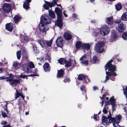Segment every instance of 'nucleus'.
Masks as SVG:
<instances>
[{
  "label": "nucleus",
  "instance_id": "33",
  "mask_svg": "<svg viewBox=\"0 0 127 127\" xmlns=\"http://www.w3.org/2000/svg\"><path fill=\"white\" fill-rule=\"evenodd\" d=\"M111 116L112 115L110 111H109V115L107 117L108 119L110 121L111 120H114V119L116 118H117V116L116 117H112Z\"/></svg>",
  "mask_w": 127,
  "mask_h": 127
},
{
  "label": "nucleus",
  "instance_id": "21",
  "mask_svg": "<svg viewBox=\"0 0 127 127\" xmlns=\"http://www.w3.org/2000/svg\"><path fill=\"white\" fill-rule=\"evenodd\" d=\"M23 68L24 69V70L25 71H27V72H30V73L32 72V70L29 71L30 68L29 67L28 64H24L23 65Z\"/></svg>",
  "mask_w": 127,
  "mask_h": 127
},
{
  "label": "nucleus",
  "instance_id": "50",
  "mask_svg": "<svg viewBox=\"0 0 127 127\" xmlns=\"http://www.w3.org/2000/svg\"><path fill=\"white\" fill-rule=\"evenodd\" d=\"M2 112V115L3 117L5 118L7 116V115L6 113L5 112H3L2 111H1Z\"/></svg>",
  "mask_w": 127,
  "mask_h": 127
},
{
  "label": "nucleus",
  "instance_id": "28",
  "mask_svg": "<svg viewBox=\"0 0 127 127\" xmlns=\"http://www.w3.org/2000/svg\"><path fill=\"white\" fill-rule=\"evenodd\" d=\"M86 87L84 85H82L81 86H80V89L81 90L82 92L84 93V95L85 94V96L87 99V97L86 95Z\"/></svg>",
  "mask_w": 127,
  "mask_h": 127
},
{
  "label": "nucleus",
  "instance_id": "60",
  "mask_svg": "<svg viewBox=\"0 0 127 127\" xmlns=\"http://www.w3.org/2000/svg\"><path fill=\"white\" fill-rule=\"evenodd\" d=\"M7 124V122L5 121H3L1 123L2 125H6Z\"/></svg>",
  "mask_w": 127,
  "mask_h": 127
},
{
  "label": "nucleus",
  "instance_id": "11",
  "mask_svg": "<svg viewBox=\"0 0 127 127\" xmlns=\"http://www.w3.org/2000/svg\"><path fill=\"white\" fill-rule=\"evenodd\" d=\"M56 43L57 46L62 48L63 45V39L61 37H58L56 41Z\"/></svg>",
  "mask_w": 127,
  "mask_h": 127
},
{
  "label": "nucleus",
  "instance_id": "30",
  "mask_svg": "<svg viewBox=\"0 0 127 127\" xmlns=\"http://www.w3.org/2000/svg\"><path fill=\"white\" fill-rule=\"evenodd\" d=\"M106 75L105 77V81L103 82L104 83L106 82L109 79V76H111V75H110V73L108 71H106Z\"/></svg>",
  "mask_w": 127,
  "mask_h": 127
},
{
  "label": "nucleus",
  "instance_id": "3",
  "mask_svg": "<svg viewBox=\"0 0 127 127\" xmlns=\"http://www.w3.org/2000/svg\"><path fill=\"white\" fill-rule=\"evenodd\" d=\"M53 1L51 2H50L49 1L44 0V1L45 2V3L44 4L43 6V7L46 10H49V8H51L52 9V7L54 6L57 4L58 1L59 0H52Z\"/></svg>",
  "mask_w": 127,
  "mask_h": 127
},
{
  "label": "nucleus",
  "instance_id": "54",
  "mask_svg": "<svg viewBox=\"0 0 127 127\" xmlns=\"http://www.w3.org/2000/svg\"><path fill=\"white\" fill-rule=\"evenodd\" d=\"M27 76H28L27 75H23L22 74H21L19 76V77L25 79V78L27 77Z\"/></svg>",
  "mask_w": 127,
  "mask_h": 127
},
{
  "label": "nucleus",
  "instance_id": "44",
  "mask_svg": "<svg viewBox=\"0 0 127 127\" xmlns=\"http://www.w3.org/2000/svg\"><path fill=\"white\" fill-rule=\"evenodd\" d=\"M33 51L34 53L36 54L38 52V51L37 50V47L36 45H34L33 46Z\"/></svg>",
  "mask_w": 127,
  "mask_h": 127
},
{
  "label": "nucleus",
  "instance_id": "10",
  "mask_svg": "<svg viewBox=\"0 0 127 127\" xmlns=\"http://www.w3.org/2000/svg\"><path fill=\"white\" fill-rule=\"evenodd\" d=\"M126 27L123 23L118 24L117 30L119 32H123L125 30Z\"/></svg>",
  "mask_w": 127,
  "mask_h": 127
},
{
  "label": "nucleus",
  "instance_id": "51",
  "mask_svg": "<svg viewBox=\"0 0 127 127\" xmlns=\"http://www.w3.org/2000/svg\"><path fill=\"white\" fill-rule=\"evenodd\" d=\"M110 102L109 100L108 101H106L105 103L104 107H105L106 106L110 105Z\"/></svg>",
  "mask_w": 127,
  "mask_h": 127
},
{
  "label": "nucleus",
  "instance_id": "23",
  "mask_svg": "<svg viewBox=\"0 0 127 127\" xmlns=\"http://www.w3.org/2000/svg\"><path fill=\"white\" fill-rule=\"evenodd\" d=\"M98 61L97 57L95 56H94L93 58V60L91 59L90 61V64H95L96 63L97 61Z\"/></svg>",
  "mask_w": 127,
  "mask_h": 127
},
{
  "label": "nucleus",
  "instance_id": "24",
  "mask_svg": "<svg viewBox=\"0 0 127 127\" xmlns=\"http://www.w3.org/2000/svg\"><path fill=\"white\" fill-rule=\"evenodd\" d=\"M116 99L114 98V96H113L110 97L109 101L110 102V104L111 105H116Z\"/></svg>",
  "mask_w": 127,
  "mask_h": 127
},
{
  "label": "nucleus",
  "instance_id": "39",
  "mask_svg": "<svg viewBox=\"0 0 127 127\" xmlns=\"http://www.w3.org/2000/svg\"><path fill=\"white\" fill-rule=\"evenodd\" d=\"M28 65L29 68H34V65L33 62H32L29 63Z\"/></svg>",
  "mask_w": 127,
  "mask_h": 127
},
{
  "label": "nucleus",
  "instance_id": "53",
  "mask_svg": "<svg viewBox=\"0 0 127 127\" xmlns=\"http://www.w3.org/2000/svg\"><path fill=\"white\" fill-rule=\"evenodd\" d=\"M28 77H33L34 76H39V75L37 74H31L29 75H27Z\"/></svg>",
  "mask_w": 127,
  "mask_h": 127
},
{
  "label": "nucleus",
  "instance_id": "40",
  "mask_svg": "<svg viewBox=\"0 0 127 127\" xmlns=\"http://www.w3.org/2000/svg\"><path fill=\"white\" fill-rule=\"evenodd\" d=\"M93 119L95 121H97L99 120V116L97 114H94L93 116Z\"/></svg>",
  "mask_w": 127,
  "mask_h": 127
},
{
  "label": "nucleus",
  "instance_id": "32",
  "mask_svg": "<svg viewBox=\"0 0 127 127\" xmlns=\"http://www.w3.org/2000/svg\"><path fill=\"white\" fill-rule=\"evenodd\" d=\"M58 62L61 64H63L65 63L66 60L64 59L61 58L58 60Z\"/></svg>",
  "mask_w": 127,
  "mask_h": 127
},
{
  "label": "nucleus",
  "instance_id": "55",
  "mask_svg": "<svg viewBox=\"0 0 127 127\" xmlns=\"http://www.w3.org/2000/svg\"><path fill=\"white\" fill-rule=\"evenodd\" d=\"M102 111L105 114H106L107 113V111L105 107H104V108L103 110Z\"/></svg>",
  "mask_w": 127,
  "mask_h": 127
},
{
  "label": "nucleus",
  "instance_id": "17",
  "mask_svg": "<svg viewBox=\"0 0 127 127\" xmlns=\"http://www.w3.org/2000/svg\"><path fill=\"white\" fill-rule=\"evenodd\" d=\"M63 37L64 39L66 40H69L72 38L71 34L67 32H64V34Z\"/></svg>",
  "mask_w": 127,
  "mask_h": 127
},
{
  "label": "nucleus",
  "instance_id": "13",
  "mask_svg": "<svg viewBox=\"0 0 127 127\" xmlns=\"http://www.w3.org/2000/svg\"><path fill=\"white\" fill-rule=\"evenodd\" d=\"M43 67L45 71L48 72L50 71L51 67L48 63H45L43 66Z\"/></svg>",
  "mask_w": 127,
  "mask_h": 127
},
{
  "label": "nucleus",
  "instance_id": "27",
  "mask_svg": "<svg viewBox=\"0 0 127 127\" xmlns=\"http://www.w3.org/2000/svg\"><path fill=\"white\" fill-rule=\"evenodd\" d=\"M20 83V81L19 80L16 79H13L12 83H10V85L12 86L14 85L15 86H16L18 83Z\"/></svg>",
  "mask_w": 127,
  "mask_h": 127
},
{
  "label": "nucleus",
  "instance_id": "61",
  "mask_svg": "<svg viewBox=\"0 0 127 127\" xmlns=\"http://www.w3.org/2000/svg\"><path fill=\"white\" fill-rule=\"evenodd\" d=\"M115 105H112V110L113 112L114 111H115Z\"/></svg>",
  "mask_w": 127,
  "mask_h": 127
},
{
  "label": "nucleus",
  "instance_id": "16",
  "mask_svg": "<svg viewBox=\"0 0 127 127\" xmlns=\"http://www.w3.org/2000/svg\"><path fill=\"white\" fill-rule=\"evenodd\" d=\"M22 17L19 14H17L16 15H15L13 19L15 23L17 24L22 19Z\"/></svg>",
  "mask_w": 127,
  "mask_h": 127
},
{
  "label": "nucleus",
  "instance_id": "1",
  "mask_svg": "<svg viewBox=\"0 0 127 127\" xmlns=\"http://www.w3.org/2000/svg\"><path fill=\"white\" fill-rule=\"evenodd\" d=\"M49 14L51 18L48 17V19L45 17L43 16H41L40 18V21L39 26V28L40 31L42 32H46L48 30V28L46 29V27L44 26L45 25L49 24L50 22L52 19L51 18H55V15L54 12L51 10H48Z\"/></svg>",
  "mask_w": 127,
  "mask_h": 127
},
{
  "label": "nucleus",
  "instance_id": "4",
  "mask_svg": "<svg viewBox=\"0 0 127 127\" xmlns=\"http://www.w3.org/2000/svg\"><path fill=\"white\" fill-rule=\"evenodd\" d=\"M104 41L98 42L95 44V49L97 53H100L104 51V49L102 48L104 45Z\"/></svg>",
  "mask_w": 127,
  "mask_h": 127
},
{
  "label": "nucleus",
  "instance_id": "12",
  "mask_svg": "<svg viewBox=\"0 0 127 127\" xmlns=\"http://www.w3.org/2000/svg\"><path fill=\"white\" fill-rule=\"evenodd\" d=\"M62 10L59 7H56L55 9V12L57 15V18L62 17Z\"/></svg>",
  "mask_w": 127,
  "mask_h": 127
},
{
  "label": "nucleus",
  "instance_id": "29",
  "mask_svg": "<svg viewBox=\"0 0 127 127\" xmlns=\"http://www.w3.org/2000/svg\"><path fill=\"white\" fill-rule=\"evenodd\" d=\"M121 19L124 21H127V12L123 13L121 17Z\"/></svg>",
  "mask_w": 127,
  "mask_h": 127
},
{
  "label": "nucleus",
  "instance_id": "63",
  "mask_svg": "<svg viewBox=\"0 0 127 127\" xmlns=\"http://www.w3.org/2000/svg\"><path fill=\"white\" fill-rule=\"evenodd\" d=\"M86 57L85 56H82V57H81L80 59V61H81V62H82V61H83V60H84V58H86Z\"/></svg>",
  "mask_w": 127,
  "mask_h": 127
},
{
  "label": "nucleus",
  "instance_id": "47",
  "mask_svg": "<svg viewBox=\"0 0 127 127\" xmlns=\"http://www.w3.org/2000/svg\"><path fill=\"white\" fill-rule=\"evenodd\" d=\"M81 63L82 64L87 65L88 64V61L87 60L83 61L81 62Z\"/></svg>",
  "mask_w": 127,
  "mask_h": 127
},
{
  "label": "nucleus",
  "instance_id": "64",
  "mask_svg": "<svg viewBox=\"0 0 127 127\" xmlns=\"http://www.w3.org/2000/svg\"><path fill=\"white\" fill-rule=\"evenodd\" d=\"M2 127H11L10 125H4Z\"/></svg>",
  "mask_w": 127,
  "mask_h": 127
},
{
  "label": "nucleus",
  "instance_id": "59",
  "mask_svg": "<svg viewBox=\"0 0 127 127\" xmlns=\"http://www.w3.org/2000/svg\"><path fill=\"white\" fill-rule=\"evenodd\" d=\"M13 80V78H10L9 79H7L6 80V81L7 82L9 81V82H10L9 84H10V83H12Z\"/></svg>",
  "mask_w": 127,
  "mask_h": 127
},
{
  "label": "nucleus",
  "instance_id": "8",
  "mask_svg": "<svg viewBox=\"0 0 127 127\" xmlns=\"http://www.w3.org/2000/svg\"><path fill=\"white\" fill-rule=\"evenodd\" d=\"M108 28L106 26H104L101 28L100 30V33L102 36L105 35L108 33Z\"/></svg>",
  "mask_w": 127,
  "mask_h": 127
},
{
  "label": "nucleus",
  "instance_id": "52",
  "mask_svg": "<svg viewBox=\"0 0 127 127\" xmlns=\"http://www.w3.org/2000/svg\"><path fill=\"white\" fill-rule=\"evenodd\" d=\"M72 17L73 18H74L75 19H77V15L75 13H74L72 14Z\"/></svg>",
  "mask_w": 127,
  "mask_h": 127
},
{
  "label": "nucleus",
  "instance_id": "49",
  "mask_svg": "<svg viewBox=\"0 0 127 127\" xmlns=\"http://www.w3.org/2000/svg\"><path fill=\"white\" fill-rule=\"evenodd\" d=\"M70 79L69 78H65L63 80V82H64L65 83H66V82H70Z\"/></svg>",
  "mask_w": 127,
  "mask_h": 127
},
{
  "label": "nucleus",
  "instance_id": "36",
  "mask_svg": "<svg viewBox=\"0 0 127 127\" xmlns=\"http://www.w3.org/2000/svg\"><path fill=\"white\" fill-rule=\"evenodd\" d=\"M65 66L67 67H70L71 65L70 61L66 60Z\"/></svg>",
  "mask_w": 127,
  "mask_h": 127
},
{
  "label": "nucleus",
  "instance_id": "7",
  "mask_svg": "<svg viewBox=\"0 0 127 127\" xmlns=\"http://www.w3.org/2000/svg\"><path fill=\"white\" fill-rule=\"evenodd\" d=\"M63 20L62 17L57 18V19L55 21V24L60 29H61L63 25Z\"/></svg>",
  "mask_w": 127,
  "mask_h": 127
},
{
  "label": "nucleus",
  "instance_id": "41",
  "mask_svg": "<svg viewBox=\"0 0 127 127\" xmlns=\"http://www.w3.org/2000/svg\"><path fill=\"white\" fill-rule=\"evenodd\" d=\"M20 64L17 62H14L13 64V67L17 68L18 67V66H20Z\"/></svg>",
  "mask_w": 127,
  "mask_h": 127
},
{
  "label": "nucleus",
  "instance_id": "62",
  "mask_svg": "<svg viewBox=\"0 0 127 127\" xmlns=\"http://www.w3.org/2000/svg\"><path fill=\"white\" fill-rule=\"evenodd\" d=\"M37 69L36 68H35L33 70L32 73H34L35 74L37 73Z\"/></svg>",
  "mask_w": 127,
  "mask_h": 127
},
{
  "label": "nucleus",
  "instance_id": "26",
  "mask_svg": "<svg viewBox=\"0 0 127 127\" xmlns=\"http://www.w3.org/2000/svg\"><path fill=\"white\" fill-rule=\"evenodd\" d=\"M110 37L112 41H114L117 37V35L116 33L114 32H112Z\"/></svg>",
  "mask_w": 127,
  "mask_h": 127
},
{
  "label": "nucleus",
  "instance_id": "25",
  "mask_svg": "<svg viewBox=\"0 0 127 127\" xmlns=\"http://www.w3.org/2000/svg\"><path fill=\"white\" fill-rule=\"evenodd\" d=\"M82 44L81 41H77L75 45L76 49H78L81 47L82 48Z\"/></svg>",
  "mask_w": 127,
  "mask_h": 127
},
{
  "label": "nucleus",
  "instance_id": "45",
  "mask_svg": "<svg viewBox=\"0 0 127 127\" xmlns=\"http://www.w3.org/2000/svg\"><path fill=\"white\" fill-rule=\"evenodd\" d=\"M2 106L3 107L5 108V109L7 110V102H3L1 104ZM7 112V111H6Z\"/></svg>",
  "mask_w": 127,
  "mask_h": 127
},
{
  "label": "nucleus",
  "instance_id": "42",
  "mask_svg": "<svg viewBox=\"0 0 127 127\" xmlns=\"http://www.w3.org/2000/svg\"><path fill=\"white\" fill-rule=\"evenodd\" d=\"M52 39H51L50 41L46 42V44L47 46H51L52 42Z\"/></svg>",
  "mask_w": 127,
  "mask_h": 127
},
{
  "label": "nucleus",
  "instance_id": "15",
  "mask_svg": "<svg viewBox=\"0 0 127 127\" xmlns=\"http://www.w3.org/2000/svg\"><path fill=\"white\" fill-rule=\"evenodd\" d=\"M14 25L13 24L10 23L7 24L6 25V29L9 31L12 32L13 29Z\"/></svg>",
  "mask_w": 127,
  "mask_h": 127
},
{
  "label": "nucleus",
  "instance_id": "58",
  "mask_svg": "<svg viewBox=\"0 0 127 127\" xmlns=\"http://www.w3.org/2000/svg\"><path fill=\"white\" fill-rule=\"evenodd\" d=\"M110 73V75H111V76L113 75L114 76H116L117 75L116 73L114 72Z\"/></svg>",
  "mask_w": 127,
  "mask_h": 127
},
{
  "label": "nucleus",
  "instance_id": "9",
  "mask_svg": "<svg viewBox=\"0 0 127 127\" xmlns=\"http://www.w3.org/2000/svg\"><path fill=\"white\" fill-rule=\"evenodd\" d=\"M11 9L10 5L8 3L4 4L3 7V10L5 12L8 13L10 12Z\"/></svg>",
  "mask_w": 127,
  "mask_h": 127
},
{
  "label": "nucleus",
  "instance_id": "35",
  "mask_svg": "<svg viewBox=\"0 0 127 127\" xmlns=\"http://www.w3.org/2000/svg\"><path fill=\"white\" fill-rule=\"evenodd\" d=\"M123 90L124 94L125 95L126 98L127 99V85L125 89L124 88V87H123Z\"/></svg>",
  "mask_w": 127,
  "mask_h": 127
},
{
  "label": "nucleus",
  "instance_id": "19",
  "mask_svg": "<svg viewBox=\"0 0 127 127\" xmlns=\"http://www.w3.org/2000/svg\"><path fill=\"white\" fill-rule=\"evenodd\" d=\"M21 40L23 43L28 42L29 41V38L28 36L23 35L21 37Z\"/></svg>",
  "mask_w": 127,
  "mask_h": 127
},
{
  "label": "nucleus",
  "instance_id": "2",
  "mask_svg": "<svg viewBox=\"0 0 127 127\" xmlns=\"http://www.w3.org/2000/svg\"><path fill=\"white\" fill-rule=\"evenodd\" d=\"M113 61V60L111 59L107 62L105 66V70L108 69L109 72H113L117 71L116 65H112L111 63Z\"/></svg>",
  "mask_w": 127,
  "mask_h": 127
},
{
  "label": "nucleus",
  "instance_id": "46",
  "mask_svg": "<svg viewBox=\"0 0 127 127\" xmlns=\"http://www.w3.org/2000/svg\"><path fill=\"white\" fill-rule=\"evenodd\" d=\"M69 8L70 11L74 12L75 10V7L74 5H71L69 7Z\"/></svg>",
  "mask_w": 127,
  "mask_h": 127
},
{
  "label": "nucleus",
  "instance_id": "38",
  "mask_svg": "<svg viewBox=\"0 0 127 127\" xmlns=\"http://www.w3.org/2000/svg\"><path fill=\"white\" fill-rule=\"evenodd\" d=\"M37 42L43 48L45 46V44L43 41L39 40H38Z\"/></svg>",
  "mask_w": 127,
  "mask_h": 127
},
{
  "label": "nucleus",
  "instance_id": "57",
  "mask_svg": "<svg viewBox=\"0 0 127 127\" xmlns=\"http://www.w3.org/2000/svg\"><path fill=\"white\" fill-rule=\"evenodd\" d=\"M9 78V77H5V76H2L1 77H0V80H3V79H8Z\"/></svg>",
  "mask_w": 127,
  "mask_h": 127
},
{
  "label": "nucleus",
  "instance_id": "34",
  "mask_svg": "<svg viewBox=\"0 0 127 127\" xmlns=\"http://www.w3.org/2000/svg\"><path fill=\"white\" fill-rule=\"evenodd\" d=\"M28 3H26V1L24 2L23 7L26 10H28L29 8V5Z\"/></svg>",
  "mask_w": 127,
  "mask_h": 127
},
{
  "label": "nucleus",
  "instance_id": "6",
  "mask_svg": "<svg viewBox=\"0 0 127 127\" xmlns=\"http://www.w3.org/2000/svg\"><path fill=\"white\" fill-rule=\"evenodd\" d=\"M121 117V116L120 115H118L117 116V117L116 118L114 119V120H111L110 121V123H112L113 126L114 127H116L115 124H116L118 126L119 125V124L120 122Z\"/></svg>",
  "mask_w": 127,
  "mask_h": 127
},
{
  "label": "nucleus",
  "instance_id": "37",
  "mask_svg": "<svg viewBox=\"0 0 127 127\" xmlns=\"http://www.w3.org/2000/svg\"><path fill=\"white\" fill-rule=\"evenodd\" d=\"M123 38L125 40H127V32H124L122 36Z\"/></svg>",
  "mask_w": 127,
  "mask_h": 127
},
{
  "label": "nucleus",
  "instance_id": "20",
  "mask_svg": "<svg viewBox=\"0 0 127 127\" xmlns=\"http://www.w3.org/2000/svg\"><path fill=\"white\" fill-rule=\"evenodd\" d=\"M106 22L109 25H111L113 23V17H109L106 19Z\"/></svg>",
  "mask_w": 127,
  "mask_h": 127
},
{
  "label": "nucleus",
  "instance_id": "5",
  "mask_svg": "<svg viewBox=\"0 0 127 127\" xmlns=\"http://www.w3.org/2000/svg\"><path fill=\"white\" fill-rule=\"evenodd\" d=\"M77 79L79 80H82L83 83L86 84L88 83L87 79L89 81L90 80V79L88 78L87 76H86L82 74H79V75Z\"/></svg>",
  "mask_w": 127,
  "mask_h": 127
},
{
  "label": "nucleus",
  "instance_id": "56",
  "mask_svg": "<svg viewBox=\"0 0 127 127\" xmlns=\"http://www.w3.org/2000/svg\"><path fill=\"white\" fill-rule=\"evenodd\" d=\"M122 20V19H121V18L120 19H118L116 20V21H115L114 22V23H115L119 24L121 22Z\"/></svg>",
  "mask_w": 127,
  "mask_h": 127
},
{
  "label": "nucleus",
  "instance_id": "31",
  "mask_svg": "<svg viewBox=\"0 0 127 127\" xmlns=\"http://www.w3.org/2000/svg\"><path fill=\"white\" fill-rule=\"evenodd\" d=\"M116 9L117 11H119L122 8V6L120 3H118L115 5Z\"/></svg>",
  "mask_w": 127,
  "mask_h": 127
},
{
  "label": "nucleus",
  "instance_id": "22",
  "mask_svg": "<svg viewBox=\"0 0 127 127\" xmlns=\"http://www.w3.org/2000/svg\"><path fill=\"white\" fill-rule=\"evenodd\" d=\"M90 45L89 44L84 43L82 44V48L83 49L88 50L90 49Z\"/></svg>",
  "mask_w": 127,
  "mask_h": 127
},
{
  "label": "nucleus",
  "instance_id": "43",
  "mask_svg": "<svg viewBox=\"0 0 127 127\" xmlns=\"http://www.w3.org/2000/svg\"><path fill=\"white\" fill-rule=\"evenodd\" d=\"M21 52L20 51H17L16 53V55L17 58L19 60L21 58Z\"/></svg>",
  "mask_w": 127,
  "mask_h": 127
},
{
  "label": "nucleus",
  "instance_id": "14",
  "mask_svg": "<svg viewBox=\"0 0 127 127\" xmlns=\"http://www.w3.org/2000/svg\"><path fill=\"white\" fill-rule=\"evenodd\" d=\"M107 119V117H106L104 116H103L102 117V122L104 126L108 125L110 123V121L109 120L108 121Z\"/></svg>",
  "mask_w": 127,
  "mask_h": 127
},
{
  "label": "nucleus",
  "instance_id": "48",
  "mask_svg": "<svg viewBox=\"0 0 127 127\" xmlns=\"http://www.w3.org/2000/svg\"><path fill=\"white\" fill-rule=\"evenodd\" d=\"M20 94L21 93H20L16 89V94L15 95V98L16 99L18 98L20 96Z\"/></svg>",
  "mask_w": 127,
  "mask_h": 127
},
{
  "label": "nucleus",
  "instance_id": "18",
  "mask_svg": "<svg viewBox=\"0 0 127 127\" xmlns=\"http://www.w3.org/2000/svg\"><path fill=\"white\" fill-rule=\"evenodd\" d=\"M64 73V71L63 69H61L60 70H58L57 74V77L58 78H60L62 77Z\"/></svg>",
  "mask_w": 127,
  "mask_h": 127
}]
</instances>
